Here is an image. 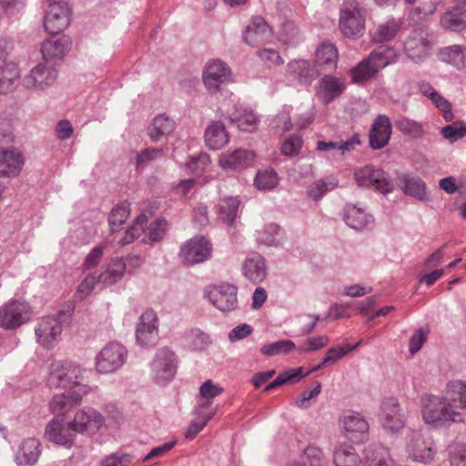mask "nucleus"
<instances>
[{
    "instance_id": "f257e3e1",
    "label": "nucleus",
    "mask_w": 466,
    "mask_h": 466,
    "mask_svg": "<svg viewBox=\"0 0 466 466\" xmlns=\"http://www.w3.org/2000/svg\"><path fill=\"white\" fill-rule=\"evenodd\" d=\"M453 396L448 394V383L441 395L425 393L420 397V412L425 424L432 428H444L462 420L456 410Z\"/></svg>"
},
{
    "instance_id": "f03ea898",
    "label": "nucleus",
    "mask_w": 466,
    "mask_h": 466,
    "mask_svg": "<svg viewBox=\"0 0 466 466\" xmlns=\"http://www.w3.org/2000/svg\"><path fill=\"white\" fill-rule=\"evenodd\" d=\"M393 49L381 46L350 71L351 81L362 85L392 62Z\"/></svg>"
},
{
    "instance_id": "7ed1b4c3",
    "label": "nucleus",
    "mask_w": 466,
    "mask_h": 466,
    "mask_svg": "<svg viewBox=\"0 0 466 466\" xmlns=\"http://www.w3.org/2000/svg\"><path fill=\"white\" fill-rule=\"evenodd\" d=\"M84 370L77 364L70 361H54L50 365V371L47 378V385L50 388H63L77 390L84 379Z\"/></svg>"
},
{
    "instance_id": "20e7f679",
    "label": "nucleus",
    "mask_w": 466,
    "mask_h": 466,
    "mask_svg": "<svg viewBox=\"0 0 466 466\" xmlns=\"http://www.w3.org/2000/svg\"><path fill=\"white\" fill-rule=\"evenodd\" d=\"M366 11L356 0L344 1L339 7V27L349 38L362 35L365 30Z\"/></svg>"
},
{
    "instance_id": "39448f33",
    "label": "nucleus",
    "mask_w": 466,
    "mask_h": 466,
    "mask_svg": "<svg viewBox=\"0 0 466 466\" xmlns=\"http://www.w3.org/2000/svg\"><path fill=\"white\" fill-rule=\"evenodd\" d=\"M177 362L176 353L169 347L159 348L150 363L153 381L158 385L169 383L177 373Z\"/></svg>"
},
{
    "instance_id": "423d86ee",
    "label": "nucleus",
    "mask_w": 466,
    "mask_h": 466,
    "mask_svg": "<svg viewBox=\"0 0 466 466\" xmlns=\"http://www.w3.org/2000/svg\"><path fill=\"white\" fill-rule=\"evenodd\" d=\"M202 79L205 87L211 95L219 93L223 86L234 82L230 67L220 59H212L206 64Z\"/></svg>"
},
{
    "instance_id": "0eeeda50",
    "label": "nucleus",
    "mask_w": 466,
    "mask_h": 466,
    "mask_svg": "<svg viewBox=\"0 0 466 466\" xmlns=\"http://www.w3.org/2000/svg\"><path fill=\"white\" fill-rule=\"evenodd\" d=\"M127 356V351L123 345L108 343L96 357V370L101 374L115 372L124 365Z\"/></svg>"
},
{
    "instance_id": "6e6552de",
    "label": "nucleus",
    "mask_w": 466,
    "mask_h": 466,
    "mask_svg": "<svg viewBox=\"0 0 466 466\" xmlns=\"http://www.w3.org/2000/svg\"><path fill=\"white\" fill-rule=\"evenodd\" d=\"M380 420L388 432L396 433L404 429L407 416L396 398H388L381 402Z\"/></svg>"
},
{
    "instance_id": "1a4fd4ad",
    "label": "nucleus",
    "mask_w": 466,
    "mask_h": 466,
    "mask_svg": "<svg viewBox=\"0 0 466 466\" xmlns=\"http://www.w3.org/2000/svg\"><path fill=\"white\" fill-rule=\"evenodd\" d=\"M57 78V70L47 62L39 63L22 79L26 89L43 91L53 86Z\"/></svg>"
},
{
    "instance_id": "9d476101",
    "label": "nucleus",
    "mask_w": 466,
    "mask_h": 466,
    "mask_svg": "<svg viewBox=\"0 0 466 466\" xmlns=\"http://www.w3.org/2000/svg\"><path fill=\"white\" fill-rule=\"evenodd\" d=\"M431 42L427 29L420 27L412 30L404 42L406 55L415 63H420L429 55Z\"/></svg>"
},
{
    "instance_id": "9b49d317",
    "label": "nucleus",
    "mask_w": 466,
    "mask_h": 466,
    "mask_svg": "<svg viewBox=\"0 0 466 466\" xmlns=\"http://www.w3.org/2000/svg\"><path fill=\"white\" fill-rule=\"evenodd\" d=\"M359 187L373 186L376 190L386 195L392 191L393 185L386 172L372 166H365L354 173Z\"/></svg>"
},
{
    "instance_id": "f8f14e48",
    "label": "nucleus",
    "mask_w": 466,
    "mask_h": 466,
    "mask_svg": "<svg viewBox=\"0 0 466 466\" xmlns=\"http://www.w3.org/2000/svg\"><path fill=\"white\" fill-rule=\"evenodd\" d=\"M406 452L413 461L429 463L435 455L431 441H426L420 431H412L407 436Z\"/></svg>"
},
{
    "instance_id": "ddd939ff",
    "label": "nucleus",
    "mask_w": 466,
    "mask_h": 466,
    "mask_svg": "<svg viewBox=\"0 0 466 466\" xmlns=\"http://www.w3.org/2000/svg\"><path fill=\"white\" fill-rule=\"evenodd\" d=\"M30 319L27 304L15 300L0 308V327L15 329Z\"/></svg>"
},
{
    "instance_id": "4468645a",
    "label": "nucleus",
    "mask_w": 466,
    "mask_h": 466,
    "mask_svg": "<svg viewBox=\"0 0 466 466\" xmlns=\"http://www.w3.org/2000/svg\"><path fill=\"white\" fill-rule=\"evenodd\" d=\"M70 23L69 9L66 2H49L44 19V27L50 35H59Z\"/></svg>"
},
{
    "instance_id": "2eb2a0df",
    "label": "nucleus",
    "mask_w": 466,
    "mask_h": 466,
    "mask_svg": "<svg viewBox=\"0 0 466 466\" xmlns=\"http://www.w3.org/2000/svg\"><path fill=\"white\" fill-rule=\"evenodd\" d=\"M211 255V245L204 237H196L180 248L179 257L183 263L193 265L207 260Z\"/></svg>"
},
{
    "instance_id": "dca6fc26",
    "label": "nucleus",
    "mask_w": 466,
    "mask_h": 466,
    "mask_svg": "<svg viewBox=\"0 0 466 466\" xmlns=\"http://www.w3.org/2000/svg\"><path fill=\"white\" fill-rule=\"evenodd\" d=\"M206 296L212 305L223 312L237 308V288L233 285L225 283L210 287L207 289Z\"/></svg>"
},
{
    "instance_id": "f3484780",
    "label": "nucleus",
    "mask_w": 466,
    "mask_h": 466,
    "mask_svg": "<svg viewBox=\"0 0 466 466\" xmlns=\"http://www.w3.org/2000/svg\"><path fill=\"white\" fill-rule=\"evenodd\" d=\"M104 422L105 418L100 412L93 408L86 407L76 411L74 420H71V427L77 433L93 435L100 430Z\"/></svg>"
},
{
    "instance_id": "a211bd4d",
    "label": "nucleus",
    "mask_w": 466,
    "mask_h": 466,
    "mask_svg": "<svg viewBox=\"0 0 466 466\" xmlns=\"http://www.w3.org/2000/svg\"><path fill=\"white\" fill-rule=\"evenodd\" d=\"M346 89V83L343 78L325 73L319 80L316 86V96L325 106L329 105L336 98L339 97Z\"/></svg>"
},
{
    "instance_id": "6ab92c4d",
    "label": "nucleus",
    "mask_w": 466,
    "mask_h": 466,
    "mask_svg": "<svg viewBox=\"0 0 466 466\" xmlns=\"http://www.w3.org/2000/svg\"><path fill=\"white\" fill-rule=\"evenodd\" d=\"M89 386H81L78 390H75L67 394L63 393L53 397L49 403L50 410L56 418L64 416L74 407L80 404L85 395L90 392Z\"/></svg>"
},
{
    "instance_id": "aec40b11",
    "label": "nucleus",
    "mask_w": 466,
    "mask_h": 466,
    "mask_svg": "<svg viewBox=\"0 0 466 466\" xmlns=\"http://www.w3.org/2000/svg\"><path fill=\"white\" fill-rule=\"evenodd\" d=\"M76 431L71 427V421L66 425L62 423V420L54 418L46 427V438L58 445L71 447L76 439Z\"/></svg>"
},
{
    "instance_id": "412c9836",
    "label": "nucleus",
    "mask_w": 466,
    "mask_h": 466,
    "mask_svg": "<svg viewBox=\"0 0 466 466\" xmlns=\"http://www.w3.org/2000/svg\"><path fill=\"white\" fill-rule=\"evenodd\" d=\"M64 316V314H60L58 317H46L43 319L39 326L35 329V335L41 345L47 349L55 346L57 338L62 332V321L60 317Z\"/></svg>"
},
{
    "instance_id": "4be33fe9",
    "label": "nucleus",
    "mask_w": 466,
    "mask_h": 466,
    "mask_svg": "<svg viewBox=\"0 0 466 466\" xmlns=\"http://www.w3.org/2000/svg\"><path fill=\"white\" fill-rule=\"evenodd\" d=\"M287 74L300 84L309 86L320 75V71L312 61L294 59L288 63Z\"/></svg>"
},
{
    "instance_id": "5701e85b",
    "label": "nucleus",
    "mask_w": 466,
    "mask_h": 466,
    "mask_svg": "<svg viewBox=\"0 0 466 466\" xmlns=\"http://www.w3.org/2000/svg\"><path fill=\"white\" fill-rule=\"evenodd\" d=\"M71 47V40L65 35H52V36L44 41L41 47V53L44 59L58 60L63 59L69 52Z\"/></svg>"
},
{
    "instance_id": "b1692460",
    "label": "nucleus",
    "mask_w": 466,
    "mask_h": 466,
    "mask_svg": "<svg viewBox=\"0 0 466 466\" xmlns=\"http://www.w3.org/2000/svg\"><path fill=\"white\" fill-rule=\"evenodd\" d=\"M255 159L253 152L247 149H236L223 153L219 157V167L224 170H241L250 167Z\"/></svg>"
},
{
    "instance_id": "393cba45",
    "label": "nucleus",
    "mask_w": 466,
    "mask_h": 466,
    "mask_svg": "<svg viewBox=\"0 0 466 466\" xmlns=\"http://www.w3.org/2000/svg\"><path fill=\"white\" fill-rule=\"evenodd\" d=\"M391 123L385 115H379L371 125L370 131V146L372 149H381L390 141Z\"/></svg>"
},
{
    "instance_id": "a878e982",
    "label": "nucleus",
    "mask_w": 466,
    "mask_h": 466,
    "mask_svg": "<svg viewBox=\"0 0 466 466\" xmlns=\"http://www.w3.org/2000/svg\"><path fill=\"white\" fill-rule=\"evenodd\" d=\"M24 156L15 148L0 151V177H16L24 166Z\"/></svg>"
},
{
    "instance_id": "bb28decb",
    "label": "nucleus",
    "mask_w": 466,
    "mask_h": 466,
    "mask_svg": "<svg viewBox=\"0 0 466 466\" xmlns=\"http://www.w3.org/2000/svg\"><path fill=\"white\" fill-rule=\"evenodd\" d=\"M271 29L261 16H254L243 33V40L251 46H256L271 35Z\"/></svg>"
},
{
    "instance_id": "cd10ccee",
    "label": "nucleus",
    "mask_w": 466,
    "mask_h": 466,
    "mask_svg": "<svg viewBox=\"0 0 466 466\" xmlns=\"http://www.w3.org/2000/svg\"><path fill=\"white\" fill-rule=\"evenodd\" d=\"M338 50L332 43H322L316 50L315 66L321 74L330 73L337 67Z\"/></svg>"
},
{
    "instance_id": "c85d7f7f",
    "label": "nucleus",
    "mask_w": 466,
    "mask_h": 466,
    "mask_svg": "<svg viewBox=\"0 0 466 466\" xmlns=\"http://www.w3.org/2000/svg\"><path fill=\"white\" fill-rule=\"evenodd\" d=\"M243 275L251 282H261L267 276L265 259L258 254L247 258L242 267Z\"/></svg>"
},
{
    "instance_id": "c756f323",
    "label": "nucleus",
    "mask_w": 466,
    "mask_h": 466,
    "mask_svg": "<svg viewBox=\"0 0 466 466\" xmlns=\"http://www.w3.org/2000/svg\"><path fill=\"white\" fill-rule=\"evenodd\" d=\"M367 466H393L388 448L380 443H372L363 451Z\"/></svg>"
},
{
    "instance_id": "7c9ffc66",
    "label": "nucleus",
    "mask_w": 466,
    "mask_h": 466,
    "mask_svg": "<svg viewBox=\"0 0 466 466\" xmlns=\"http://www.w3.org/2000/svg\"><path fill=\"white\" fill-rule=\"evenodd\" d=\"M127 268V262L116 258L104 266L103 271L97 276V280L104 286H111L122 279Z\"/></svg>"
},
{
    "instance_id": "2f4dec72",
    "label": "nucleus",
    "mask_w": 466,
    "mask_h": 466,
    "mask_svg": "<svg viewBox=\"0 0 466 466\" xmlns=\"http://www.w3.org/2000/svg\"><path fill=\"white\" fill-rule=\"evenodd\" d=\"M399 186L402 192L420 201L427 200L426 184L419 177L403 175L399 178Z\"/></svg>"
},
{
    "instance_id": "473e14b6",
    "label": "nucleus",
    "mask_w": 466,
    "mask_h": 466,
    "mask_svg": "<svg viewBox=\"0 0 466 466\" xmlns=\"http://www.w3.org/2000/svg\"><path fill=\"white\" fill-rule=\"evenodd\" d=\"M175 128V123L166 114L157 115L147 127V136L153 142L167 137Z\"/></svg>"
},
{
    "instance_id": "72a5a7b5",
    "label": "nucleus",
    "mask_w": 466,
    "mask_h": 466,
    "mask_svg": "<svg viewBox=\"0 0 466 466\" xmlns=\"http://www.w3.org/2000/svg\"><path fill=\"white\" fill-rule=\"evenodd\" d=\"M205 141L212 150H218L228 143V135L221 121H213L206 129Z\"/></svg>"
},
{
    "instance_id": "f704fd0d",
    "label": "nucleus",
    "mask_w": 466,
    "mask_h": 466,
    "mask_svg": "<svg viewBox=\"0 0 466 466\" xmlns=\"http://www.w3.org/2000/svg\"><path fill=\"white\" fill-rule=\"evenodd\" d=\"M343 219L349 227L356 230H362L373 223V218L355 205L346 206Z\"/></svg>"
},
{
    "instance_id": "c9c22d12",
    "label": "nucleus",
    "mask_w": 466,
    "mask_h": 466,
    "mask_svg": "<svg viewBox=\"0 0 466 466\" xmlns=\"http://www.w3.org/2000/svg\"><path fill=\"white\" fill-rule=\"evenodd\" d=\"M437 56L440 61L461 69L465 66L466 47L460 45L445 46L439 50Z\"/></svg>"
},
{
    "instance_id": "e433bc0d",
    "label": "nucleus",
    "mask_w": 466,
    "mask_h": 466,
    "mask_svg": "<svg viewBox=\"0 0 466 466\" xmlns=\"http://www.w3.org/2000/svg\"><path fill=\"white\" fill-rule=\"evenodd\" d=\"M403 25L401 18H390L382 24H380L372 33V41L383 43L392 40L400 32Z\"/></svg>"
},
{
    "instance_id": "4c0bfd02",
    "label": "nucleus",
    "mask_w": 466,
    "mask_h": 466,
    "mask_svg": "<svg viewBox=\"0 0 466 466\" xmlns=\"http://www.w3.org/2000/svg\"><path fill=\"white\" fill-rule=\"evenodd\" d=\"M441 25L443 29L459 32L466 28V9L453 7L445 12L441 17Z\"/></svg>"
},
{
    "instance_id": "58836bf2",
    "label": "nucleus",
    "mask_w": 466,
    "mask_h": 466,
    "mask_svg": "<svg viewBox=\"0 0 466 466\" xmlns=\"http://www.w3.org/2000/svg\"><path fill=\"white\" fill-rule=\"evenodd\" d=\"M339 424L346 433H365L369 424L362 415L348 410L339 417Z\"/></svg>"
},
{
    "instance_id": "ea45409f",
    "label": "nucleus",
    "mask_w": 466,
    "mask_h": 466,
    "mask_svg": "<svg viewBox=\"0 0 466 466\" xmlns=\"http://www.w3.org/2000/svg\"><path fill=\"white\" fill-rule=\"evenodd\" d=\"M40 443L36 439L25 440L15 455V461L19 465H31L35 463L40 454Z\"/></svg>"
},
{
    "instance_id": "a19ab883",
    "label": "nucleus",
    "mask_w": 466,
    "mask_h": 466,
    "mask_svg": "<svg viewBox=\"0 0 466 466\" xmlns=\"http://www.w3.org/2000/svg\"><path fill=\"white\" fill-rule=\"evenodd\" d=\"M20 77L18 66L14 62H9L0 69V95H5L14 91Z\"/></svg>"
},
{
    "instance_id": "79ce46f5",
    "label": "nucleus",
    "mask_w": 466,
    "mask_h": 466,
    "mask_svg": "<svg viewBox=\"0 0 466 466\" xmlns=\"http://www.w3.org/2000/svg\"><path fill=\"white\" fill-rule=\"evenodd\" d=\"M240 201L238 198H222L218 205V214L220 220L227 225H232L235 221Z\"/></svg>"
},
{
    "instance_id": "37998d69",
    "label": "nucleus",
    "mask_w": 466,
    "mask_h": 466,
    "mask_svg": "<svg viewBox=\"0 0 466 466\" xmlns=\"http://www.w3.org/2000/svg\"><path fill=\"white\" fill-rule=\"evenodd\" d=\"M336 466H362L361 460L352 446H339L333 454Z\"/></svg>"
},
{
    "instance_id": "c03bdc74",
    "label": "nucleus",
    "mask_w": 466,
    "mask_h": 466,
    "mask_svg": "<svg viewBox=\"0 0 466 466\" xmlns=\"http://www.w3.org/2000/svg\"><path fill=\"white\" fill-rule=\"evenodd\" d=\"M229 119L239 130L252 132L256 130L258 117L253 111L244 109L242 112L230 115Z\"/></svg>"
},
{
    "instance_id": "a18cd8bd",
    "label": "nucleus",
    "mask_w": 466,
    "mask_h": 466,
    "mask_svg": "<svg viewBox=\"0 0 466 466\" xmlns=\"http://www.w3.org/2000/svg\"><path fill=\"white\" fill-rule=\"evenodd\" d=\"M278 173L273 168L258 170L254 184L260 190H271L279 185Z\"/></svg>"
},
{
    "instance_id": "49530a36",
    "label": "nucleus",
    "mask_w": 466,
    "mask_h": 466,
    "mask_svg": "<svg viewBox=\"0 0 466 466\" xmlns=\"http://www.w3.org/2000/svg\"><path fill=\"white\" fill-rule=\"evenodd\" d=\"M395 127L404 135L417 138L422 137L424 130L422 125L404 116L395 120Z\"/></svg>"
},
{
    "instance_id": "de8ad7c7",
    "label": "nucleus",
    "mask_w": 466,
    "mask_h": 466,
    "mask_svg": "<svg viewBox=\"0 0 466 466\" xmlns=\"http://www.w3.org/2000/svg\"><path fill=\"white\" fill-rule=\"evenodd\" d=\"M129 204L127 202H121L116 205L108 216V224L110 231L115 232L126 222L129 216Z\"/></svg>"
},
{
    "instance_id": "09e8293b",
    "label": "nucleus",
    "mask_w": 466,
    "mask_h": 466,
    "mask_svg": "<svg viewBox=\"0 0 466 466\" xmlns=\"http://www.w3.org/2000/svg\"><path fill=\"white\" fill-rule=\"evenodd\" d=\"M167 221L163 218H157L147 226V245L160 242L167 232Z\"/></svg>"
},
{
    "instance_id": "8fccbe9b",
    "label": "nucleus",
    "mask_w": 466,
    "mask_h": 466,
    "mask_svg": "<svg viewBox=\"0 0 466 466\" xmlns=\"http://www.w3.org/2000/svg\"><path fill=\"white\" fill-rule=\"evenodd\" d=\"M338 187V180L319 179L308 187V195L314 200L319 199L325 193Z\"/></svg>"
},
{
    "instance_id": "3c124183",
    "label": "nucleus",
    "mask_w": 466,
    "mask_h": 466,
    "mask_svg": "<svg viewBox=\"0 0 466 466\" xmlns=\"http://www.w3.org/2000/svg\"><path fill=\"white\" fill-rule=\"evenodd\" d=\"M296 348L293 341L289 339H281L264 345L260 349V352L265 356H276L282 353H288Z\"/></svg>"
},
{
    "instance_id": "603ef678",
    "label": "nucleus",
    "mask_w": 466,
    "mask_h": 466,
    "mask_svg": "<svg viewBox=\"0 0 466 466\" xmlns=\"http://www.w3.org/2000/svg\"><path fill=\"white\" fill-rule=\"evenodd\" d=\"M282 230L278 224H268L259 234V241L267 246H278L280 242Z\"/></svg>"
},
{
    "instance_id": "864d4df0",
    "label": "nucleus",
    "mask_w": 466,
    "mask_h": 466,
    "mask_svg": "<svg viewBox=\"0 0 466 466\" xmlns=\"http://www.w3.org/2000/svg\"><path fill=\"white\" fill-rule=\"evenodd\" d=\"M448 394L455 399V402H459L461 409L466 410V382L457 380L448 382Z\"/></svg>"
},
{
    "instance_id": "5fc2aeb1",
    "label": "nucleus",
    "mask_w": 466,
    "mask_h": 466,
    "mask_svg": "<svg viewBox=\"0 0 466 466\" xmlns=\"http://www.w3.org/2000/svg\"><path fill=\"white\" fill-rule=\"evenodd\" d=\"M441 135L450 142H455L466 137V122L452 123L441 128Z\"/></svg>"
},
{
    "instance_id": "6e6d98bb",
    "label": "nucleus",
    "mask_w": 466,
    "mask_h": 466,
    "mask_svg": "<svg viewBox=\"0 0 466 466\" xmlns=\"http://www.w3.org/2000/svg\"><path fill=\"white\" fill-rule=\"evenodd\" d=\"M361 341L357 342L355 345L350 347H334L330 348L327 351L326 357L322 360V364H327L328 366L333 365L336 363L339 360L342 359L344 356H346L349 352L356 350L360 345Z\"/></svg>"
},
{
    "instance_id": "4d7b16f0",
    "label": "nucleus",
    "mask_w": 466,
    "mask_h": 466,
    "mask_svg": "<svg viewBox=\"0 0 466 466\" xmlns=\"http://www.w3.org/2000/svg\"><path fill=\"white\" fill-rule=\"evenodd\" d=\"M324 461V456L322 451L314 445H309L301 456V461H299L302 464H305L307 466V463L309 466H321Z\"/></svg>"
},
{
    "instance_id": "13d9d810",
    "label": "nucleus",
    "mask_w": 466,
    "mask_h": 466,
    "mask_svg": "<svg viewBox=\"0 0 466 466\" xmlns=\"http://www.w3.org/2000/svg\"><path fill=\"white\" fill-rule=\"evenodd\" d=\"M146 221V217L144 214H140L137 219L136 223L130 227L125 233V236L119 240L120 246H125L131 243L136 238L139 237L140 234L145 230L144 222Z\"/></svg>"
},
{
    "instance_id": "bf43d9fd",
    "label": "nucleus",
    "mask_w": 466,
    "mask_h": 466,
    "mask_svg": "<svg viewBox=\"0 0 466 466\" xmlns=\"http://www.w3.org/2000/svg\"><path fill=\"white\" fill-rule=\"evenodd\" d=\"M194 350H205L211 343L209 336L199 329H193L188 334Z\"/></svg>"
},
{
    "instance_id": "052dcab7",
    "label": "nucleus",
    "mask_w": 466,
    "mask_h": 466,
    "mask_svg": "<svg viewBox=\"0 0 466 466\" xmlns=\"http://www.w3.org/2000/svg\"><path fill=\"white\" fill-rule=\"evenodd\" d=\"M132 456L128 453L116 451L105 456L99 462L100 466H128Z\"/></svg>"
},
{
    "instance_id": "680f3d73",
    "label": "nucleus",
    "mask_w": 466,
    "mask_h": 466,
    "mask_svg": "<svg viewBox=\"0 0 466 466\" xmlns=\"http://www.w3.org/2000/svg\"><path fill=\"white\" fill-rule=\"evenodd\" d=\"M159 320L155 311L147 309V346L156 345L158 342Z\"/></svg>"
},
{
    "instance_id": "e2e57ef3",
    "label": "nucleus",
    "mask_w": 466,
    "mask_h": 466,
    "mask_svg": "<svg viewBox=\"0 0 466 466\" xmlns=\"http://www.w3.org/2000/svg\"><path fill=\"white\" fill-rule=\"evenodd\" d=\"M260 60L268 65V66H279L284 64V59L279 53L272 48H264L257 52Z\"/></svg>"
},
{
    "instance_id": "0e129e2a",
    "label": "nucleus",
    "mask_w": 466,
    "mask_h": 466,
    "mask_svg": "<svg viewBox=\"0 0 466 466\" xmlns=\"http://www.w3.org/2000/svg\"><path fill=\"white\" fill-rule=\"evenodd\" d=\"M451 466H466V444L456 443L450 446Z\"/></svg>"
},
{
    "instance_id": "69168bd1",
    "label": "nucleus",
    "mask_w": 466,
    "mask_h": 466,
    "mask_svg": "<svg viewBox=\"0 0 466 466\" xmlns=\"http://www.w3.org/2000/svg\"><path fill=\"white\" fill-rule=\"evenodd\" d=\"M270 126L273 129L280 133L290 130L293 125L290 120L289 112L286 109L280 111L271 120Z\"/></svg>"
},
{
    "instance_id": "338daca9",
    "label": "nucleus",
    "mask_w": 466,
    "mask_h": 466,
    "mask_svg": "<svg viewBox=\"0 0 466 466\" xmlns=\"http://www.w3.org/2000/svg\"><path fill=\"white\" fill-rule=\"evenodd\" d=\"M302 146V139L299 136H290L281 147V152L287 157H295L299 154Z\"/></svg>"
},
{
    "instance_id": "774afa93",
    "label": "nucleus",
    "mask_w": 466,
    "mask_h": 466,
    "mask_svg": "<svg viewBox=\"0 0 466 466\" xmlns=\"http://www.w3.org/2000/svg\"><path fill=\"white\" fill-rule=\"evenodd\" d=\"M223 388L218 384H215L211 380H206L199 389V394L207 401L220 395L223 392Z\"/></svg>"
}]
</instances>
